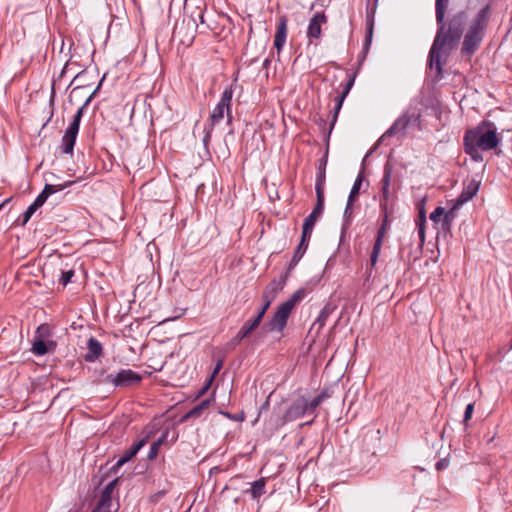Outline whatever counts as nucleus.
Here are the masks:
<instances>
[{
  "instance_id": "nucleus-35",
  "label": "nucleus",
  "mask_w": 512,
  "mask_h": 512,
  "mask_svg": "<svg viewBox=\"0 0 512 512\" xmlns=\"http://www.w3.org/2000/svg\"><path fill=\"white\" fill-rule=\"evenodd\" d=\"M394 208L389 207L387 210H381V216H382V223L380 225V228H384V230H388L390 226V216L393 214Z\"/></svg>"
},
{
  "instance_id": "nucleus-31",
  "label": "nucleus",
  "mask_w": 512,
  "mask_h": 512,
  "mask_svg": "<svg viewBox=\"0 0 512 512\" xmlns=\"http://www.w3.org/2000/svg\"><path fill=\"white\" fill-rule=\"evenodd\" d=\"M50 195H52V187L45 186L42 192L36 197L32 204L37 208H40Z\"/></svg>"
},
{
  "instance_id": "nucleus-45",
  "label": "nucleus",
  "mask_w": 512,
  "mask_h": 512,
  "mask_svg": "<svg viewBox=\"0 0 512 512\" xmlns=\"http://www.w3.org/2000/svg\"><path fill=\"white\" fill-rule=\"evenodd\" d=\"M418 234L422 243L425 241V224L418 223Z\"/></svg>"
},
{
  "instance_id": "nucleus-48",
  "label": "nucleus",
  "mask_w": 512,
  "mask_h": 512,
  "mask_svg": "<svg viewBox=\"0 0 512 512\" xmlns=\"http://www.w3.org/2000/svg\"><path fill=\"white\" fill-rule=\"evenodd\" d=\"M241 343V340L235 336L230 342L226 344L227 349H234L237 345Z\"/></svg>"
},
{
  "instance_id": "nucleus-10",
  "label": "nucleus",
  "mask_w": 512,
  "mask_h": 512,
  "mask_svg": "<svg viewBox=\"0 0 512 512\" xmlns=\"http://www.w3.org/2000/svg\"><path fill=\"white\" fill-rule=\"evenodd\" d=\"M324 200V196H316V204L312 212L305 218L303 223L302 232H304V237L312 235L315 223L324 211Z\"/></svg>"
},
{
  "instance_id": "nucleus-17",
  "label": "nucleus",
  "mask_w": 512,
  "mask_h": 512,
  "mask_svg": "<svg viewBox=\"0 0 512 512\" xmlns=\"http://www.w3.org/2000/svg\"><path fill=\"white\" fill-rule=\"evenodd\" d=\"M366 26H367V28H366L367 31H366V36H365V40L363 43V49H362L363 55L359 61L360 64L365 59V57L370 49L371 43H372V37H373V31H374V12L367 13Z\"/></svg>"
},
{
  "instance_id": "nucleus-15",
  "label": "nucleus",
  "mask_w": 512,
  "mask_h": 512,
  "mask_svg": "<svg viewBox=\"0 0 512 512\" xmlns=\"http://www.w3.org/2000/svg\"><path fill=\"white\" fill-rule=\"evenodd\" d=\"M288 19L286 16H281L278 21L276 33L274 36V47L277 49L279 53L286 43V38L288 34L287 28Z\"/></svg>"
},
{
  "instance_id": "nucleus-9",
  "label": "nucleus",
  "mask_w": 512,
  "mask_h": 512,
  "mask_svg": "<svg viewBox=\"0 0 512 512\" xmlns=\"http://www.w3.org/2000/svg\"><path fill=\"white\" fill-rule=\"evenodd\" d=\"M142 376L131 369H121L116 374H108L104 382L111 383L116 387H129L140 383Z\"/></svg>"
},
{
  "instance_id": "nucleus-24",
  "label": "nucleus",
  "mask_w": 512,
  "mask_h": 512,
  "mask_svg": "<svg viewBox=\"0 0 512 512\" xmlns=\"http://www.w3.org/2000/svg\"><path fill=\"white\" fill-rule=\"evenodd\" d=\"M363 179H364L363 172H360L358 174L356 180L354 181V184H353L350 194L348 196L347 210L351 208L353 202L357 198L360 188H361V185H362V182H363Z\"/></svg>"
},
{
  "instance_id": "nucleus-54",
  "label": "nucleus",
  "mask_w": 512,
  "mask_h": 512,
  "mask_svg": "<svg viewBox=\"0 0 512 512\" xmlns=\"http://www.w3.org/2000/svg\"><path fill=\"white\" fill-rule=\"evenodd\" d=\"M270 63H271V60L269 58L265 59L263 62V68L268 69Z\"/></svg>"
},
{
  "instance_id": "nucleus-11",
  "label": "nucleus",
  "mask_w": 512,
  "mask_h": 512,
  "mask_svg": "<svg viewBox=\"0 0 512 512\" xmlns=\"http://www.w3.org/2000/svg\"><path fill=\"white\" fill-rule=\"evenodd\" d=\"M118 484V478L109 482L103 489L99 501L92 512H110L112 506V494Z\"/></svg>"
},
{
  "instance_id": "nucleus-33",
  "label": "nucleus",
  "mask_w": 512,
  "mask_h": 512,
  "mask_svg": "<svg viewBox=\"0 0 512 512\" xmlns=\"http://www.w3.org/2000/svg\"><path fill=\"white\" fill-rule=\"evenodd\" d=\"M134 456L131 454L129 449L123 452V454L120 456V458L117 460L115 465L112 467V470L116 472L120 467H122L124 464H126L128 461H130Z\"/></svg>"
},
{
  "instance_id": "nucleus-46",
  "label": "nucleus",
  "mask_w": 512,
  "mask_h": 512,
  "mask_svg": "<svg viewBox=\"0 0 512 512\" xmlns=\"http://www.w3.org/2000/svg\"><path fill=\"white\" fill-rule=\"evenodd\" d=\"M241 343V340L235 336L230 342L226 344L227 349H234L237 345Z\"/></svg>"
},
{
  "instance_id": "nucleus-14",
  "label": "nucleus",
  "mask_w": 512,
  "mask_h": 512,
  "mask_svg": "<svg viewBox=\"0 0 512 512\" xmlns=\"http://www.w3.org/2000/svg\"><path fill=\"white\" fill-rule=\"evenodd\" d=\"M480 187V182L472 179L465 184L462 192L454 201V208H459L469 200H471L477 193Z\"/></svg>"
},
{
  "instance_id": "nucleus-7",
  "label": "nucleus",
  "mask_w": 512,
  "mask_h": 512,
  "mask_svg": "<svg viewBox=\"0 0 512 512\" xmlns=\"http://www.w3.org/2000/svg\"><path fill=\"white\" fill-rule=\"evenodd\" d=\"M92 96H90L86 102L77 110V112L74 114L72 121L68 125V127L65 130V133L62 137L60 149L62 153L64 154H73L74 146L76 143L77 135L80 128L81 119L83 116L84 109L88 105L90 99Z\"/></svg>"
},
{
  "instance_id": "nucleus-5",
  "label": "nucleus",
  "mask_w": 512,
  "mask_h": 512,
  "mask_svg": "<svg viewBox=\"0 0 512 512\" xmlns=\"http://www.w3.org/2000/svg\"><path fill=\"white\" fill-rule=\"evenodd\" d=\"M305 297V290H296L289 299L281 303L272 318L267 322L266 327L270 332L282 333L287 325V321L293 309Z\"/></svg>"
},
{
  "instance_id": "nucleus-25",
  "label": "nucleus",
  "mask_w": 512,
  "mask_h": 512,
  "mask_svg": "<svg viewBox=\"0 0 512 512\" xmlns=\"http://www.w3.org/2000/svg\"><path fill=\"white\" fill-rule=\"evenodd\" d=\"M50 346H54L52 341L45 342L42 339H35L32 345V352L35 355L42 356L49 352Z\"/></svg>"
},
{
  "instance_id": "nucleus-20",
  "label": "nucleus",
  "mask_w": 512,
  "mask_h": 512,
  "mask_svg": "<svg viewBox=\"0 0 512 512\" xmlns=\"http://www.w3.org/2000/svg\"><path fill=\"white\" fill-rule=\"evenodd\" d=\"M87 349L88 352L85 355V360L87 362H94L102 355V345L94 337L89 338L87 342Z\"/></svg>"
},
{
  "instance_id": "nucleus-55",
  "label": "nucleus",
  "mask_w": 512,
  "mask_h": 512,
  "mask_svg": "<svg viewBox=\"0 0 512 512\" xmlns=\"http://www.w3.org/2000/svg\"><path fill=\"white\" fill-rule=\"evenodd\" d=\"M44 330H47V327L44 325H41L40 327H38L37 333L42 334V331H44Z\"/></svg>"
},
{
  "instance_id": "nucleus-12",
  "label": "nucleus",
  "mask_w": 512,
  "mask_h": 512,
  "mask_svg": "<svg viewBox=\"0 0 512 512\" xmlns=\"http://www.w3.org/2000/svg\"><path fill=\"white\" fill-rule=\"evenodd\" d=\"M346 74H347V82L344 85H342L343 90H342L341 94L336 98L334 114H333V118H332V122H331V129L334 127V125L337 121L338 114L342 108L343 102H344L345 98L347 97V95L349 94V92L352 89L354 82H355L356 73H352L347 70Z\"/></svg>"
},
{
  "instance_id": "nucleus-58",
  "label": "nucleus",
  "mask_w": 512,
  "mask_h": 512,
  "mask_svg": "<svg viewBox=\"0 0 512 512\" xmlns=\"http://www.w3.org/2000/svg\"><path fill=\"white\" fill-rule=\"evenodd\" d=\"M225 415H226L228 418H230V419H235V417H234V416H231L229 413H225Z\"/></svg>"
},
{
  "instance_id": "nucleus-41",
  "label": "nucleus",
  "mask_w": 512,
  "mask_h": 512,
  "mask_svg": "<svg viewBox=\"0 0 512 512\" xmlns=\"http://www.w3.org/2000/svg\"><path fill=\"white\" fill-rule=\"evenodd\" d=\"M262 300H263V305L261 306V308L258 310V312L256 314V315L261 316V320H263L264 315L266 314L268 308L270 307L271 303L273 302L270 299H262Z\"/></svg>"
},
{
  "instance_id": "nucleus-59",
  "label": "nucleus",
  "mask_w": 512,
  "mask_h": 512,
  "mask_svg": "<svg viewBox=\"0 0 512 512\" xmlns=\"http://www.w3.org/2000/svg\"><path fill=\"white\" fill-rule=\"evenodd\" d=\"M8 200L4 201L3 203L0 204V209L5 205V203L7 202Z\"/></svg>"
},
{
  "instance_id": "nucleus-39",
  "label": "nucleus",
  "mask_w": 512,
  "mask_h": 512,
  "mask_svg": "<svg viewBox=\"0 0 512 512\" xmlns=\"http://www.w3.org/2000/svg\"><path fill=\"white\" fill-rule=\"evenodd\" d=\"M74 274H75V272L73 269L62 271L61 277L59 279L60 283L63 286H66L71 281Z\"/></svg>"
},
{
  "instance_id": "nucleus-42",
  "label": "nucleus",
  "mask_w": 512,
  "mask_h": 512,
  "mask_svg": "<svg viewBox=\"0 0 512 512\" xmlns=\"http://www.w3.org/2000/svg\"><path fill=\"white\" fill-rule=\"evenodd\" d=\"M473 411H474V403H469L466 406V409L464 412V419H463L464 423H466L467 421H469L472 418Z\"/></svg>"
},
{
  "instance_id": "nucleus-29",
  "label": "nucleus",
  "mask_w": 512,
  "mask_h": 512,
  "mask_svg": "<svg viewBox=\"0 0 512 512\" xmlns=\"http://www.w3.org/2000/svg\"><path fill=\"white\" fill-rule=\"evenodd\" d=\"M332 311H333V309L330 305H325L322 308V310L320 311V313L313 325H318L319 328L324 327V325L326 324V321H327L328 317L330 316V314L332 313Z\"/></svg>"
},
{
  "instance_id": "nucleus-37",
  "label": "nucleus",
  "mask_w": 512,
  "mask_h": 512,
  "mask_svg": "<svg viewBox=\"0 0 512 512\" xmlns=\"http://www.w3.org/2000/svg\"><path fill=\"white\" fill-rule=\"evenodd\" d=\"M445 209L441 206H438L434 209V211L430 214V219L435 223H441L442 217L444 215Z\"/></svg>"
},
{
  "instance_id": "nucleus-27",
  "label": "nucleus",
  "mask_w": 512,
  "mask_h": 512,
  "mask_svg": "<svg viewBox=\"0 0 512 512\" xmlns=\"http://www.w3.org/2000/svg\"><path fill=\"white\" fill-rule=\"evenodd\" d=\"M266 480L265 478H260L252 483L251 486V496L253 499H257L265 493Z\"/></svg>"
},
{
  "instance_id": "nucleus-28",
  "label": "nucleus",
  "mask_w": 512,
  "mask_h": 512,
  "mask_svg": "<svg viewBox=\"0 0 512 512\" xmlns=\"http://www.w3.org/2000/svg\"><path fill=\"white\" fill-rule=\"evenodd\" d=\"M456 209L457 208H454V206H453L449 211L444 212V215L442 217V222H441V229L443 231H445V232L450 231L452 222L455 218V210Z\"/></svg>"
},
{
  "instance_id": "nucleus-50",
  "label": "nucleus",
  "mask_w": 512,
  "mask_h": 512,
  "mask_svg": "<svg viewBox=\"0 0 512 512\" xmlns=\"http://www.w3.org/2000/svg\"><path fill=\"white\" fill-rule=\"evenodd\" d=\"M326 165H327V154L320 159L318 169L324 168V171L326 172Z\"/></svg>"
},
{
  "instance_id": "nucleus-44",
  "label": "nucleus",
  "mask_w": 512,
  "mask_h": 512,
  "mask_svg": "<svg viewBox=\"0 0 512 512\" xmlns=\"http://www.w3.org/2000/svg\"><path fill=\"white\" fill-rule=\"evenodd\" d=\"M449 466V461L447 459H440L436 465L435 468L438 471L444 470Z\"/></svg>"
},
{
  "instance_id": "nucleus-38",
  "label": "nucleus",
  "mask_w": 512,
  "mask_h": 512,
  "mask_svg": "<svg viewBox=\"0 0 512 512\" xmlns=\"http://www.w3.org/2000/svg\"><path fill=\"white\" fill-rule=\"evenodd\" d=\"M146 443H147V438L144 437V438L140 439L139 441H137L136 443H134L129 448V451L131 452V454L133 456H136V454L146 445Z\"/></svg>"
},
{
  "instance_id": "nucleus-16",
  "label": "nucleus",
  "mask_w": 512,
  "mask_h": 512,
  "mask_svg": "<svg viewBox=\"0 0 512 512\" xmlns=\"http://www.w3.org/2000/svg\"><path fill=\"white\" fill-rule=\"evenodd\" d=\"M409 124V118L407 115H402L397 118L391 127L382 135L381 140L386 137L395 136V135H404L405 130Z\"/></svg>"
},
{
  "instance_id": "nucleus-51",
  "label": "nucleus",
  "mask_w": 512,
  "mask_h": 512,
  "mask_svg": "<svg viewBox=\"0 0 512 512\" xmlns=\"http://www.w3.org/2000/svg\"><path fill=\"white\" fill-rule=\"evenodd\" d=\"M425 222H426L425 211L422 209L419 211V222L418 223L425 224Z\"/></svg>"
},
{
  "instance_id": "nucleus-3",
  "label": "nucleus",
  "mask_w": 512,
  "mask_h": 512,
  "mask_svg": "<svg viewBox=\"0 0 512 512\" xmlns=\"http://www.w3.org/2000/svg\"><path fill=\"white\" fill-rule=\"evenodd\" d=\"M490 17L491 7L488 4L480 9L474 16L462 43L461 53L463 55L471 56L479 49L485 35V30L488 27Z\"/></svg>"
},
{
  "instance_id": "nucleus-32",
  "label": "nucleus",
  "mask_w": 512,
  "mask_h": 512,
  "mask_svg": "<svg viewBox=\"0 0 512 512\" xmlns=\"http://www.w3.org/2000/svg\"><path fill=\"white\" fill-rule=\"evenodd\" d=\"M329 396L330 395L327 393V391H322L313 400L308 401L309 412H313L324 401V399L328 398Z\"/></svg>"
},
{
  "instance_id": "nucleus-2",
  "label": "nucleus",
  "mask_w": 512,
  "mask_h": 512,
  "mask_svg": "<svg viewBox=\"0 0 512 512\" xmlns=\"http://www.w3.org/2000/svg\"><path fill=\"white\" fill-rule=\"evenodd\" d=\"M501 141L494 122L483 120L476 127L466 130L463 137L464 151L474 161H482L481 151L496 149Z\"/></svg>"
},
{
  "instance_id": "nucleus-8",
  "label": "nucleus",
  "mask_w": 512,
  "mask_h": 512,
  "mask_svg": "<svg viewBox=\"0 0 512 512\" xmlns=\"http://www.w3.org/2000/svg\"><path fill=\"white\" fill-rule=\"evenodd\" d=\"M392 166L390 163H386L384 166L383 177L380 181L381 185V196L379 200L380 210H387L389 207L394 208L395 203V189H391L392 181Z\"/></svg>"
},
{
  "instance_id": "nucleus-43",
  "label": "nucleus",
  "mask_w": 512,
  "mask_h": 512,
  "mask_svg": "<svg viewBox=\"0 0 512 512\" xmlns=\"http://www.w3.org/2000/svg\"><path fill=\"white\" fill-rule=\"evenodd\" d=\"M223 363H224V360L223 359H219L216 364H215V367L213 368V371L211 373L212 375V378H215L218 373L220 372V370L222 369L223 367Z\"/></svg>"
},
{
  "instance_id": "nucleus-18",
  "label": "nucleus",
  "mask_w": 512,
  "mask_h": 512,
  "mask_svg": "<svg viewBox=\"0 0 512 512\" xmlns=\"http://www.w3.org/2000/svg\"><path fill=\"white\" fill-rule=\"evenodd\" d=\"M386 233H387V230H384V228L379 227V229L377 231V236H376L373 248H372V252L370 255V269H373L377 264L378 257H379L380 251H381V247H382L383 241L386 237Z\"/></svg>"
},
{
  "instance_id": "nucleus-49",
  "label": "nucleus",
  "mask_w": 512,
  "mask_h": 512,
  "mask_svg": "<svg viewBox=\"0 0 512 512\" xmlns=\"http://www.w3.org/2000/svg\"><path fill=\"white\" fill-rule=\"evenodd\" d=\"M236 336L242 341L243 339L249 337L250 335L243 328H240Z\"/></svg>"
},
{
  "instance_id": "nucleus-34",
  "label": "nucleus",
  "mask_w": 512,
  "mask_h": 512,
  "mask_svg": "<svg viewBox=\"0 0 512 512\" xmlns=\"http://www.w3.org/2000/svg\"><path fill=\"white\" fill-rule=\"evenodd\" d=\"M164 441V436L159 438L157 441L153 442L150 446L149 452H148V459L154 460L158 456L159 448L161 444Z\"/></svg>"
},
{
  "instance_id": "nucleus-26",
  "label": "nucleus",
  "mask_w": 512,
  "mask_h": 512,
  "mask_svg": "<svg viewBox=\"0 0 512 512\" xmlns=\"http://www.w3.org/2000/svg\"><path fill=\"white\" fill-rule=\"evenodd\" d=\"M325 182H326V172L324 171V168L318 169L316 174V183H315V191L316 196H324V188H325Z\"/></svg>"
},
{
  "instance_id": "nucleus-53",
  "label": "nucleus",
  "mask_w": 512,
  "mask_h": 512,
  "mask_svg": "<svg viewBox=\"0 0 512 512\" xmlns=\"http://www.w3.org/2000/svg\"><path fill=\"white\" fill-rule=\"evenodd\" d=\"M215 378H212V375H210V377L206 380L205 382V385L204 386H207V388L209 389L212 382L214 381Z\"/></svg>"
},
{
  "instance_id": "nucleus-4",
  "label": "nucleus",
  "mask_w": 512,
  "mask_h": 512,
  "mask_svg": "<svg viewBox=\"0 0 512 512\" xmlns=\"http://www.w3.org/2000/svg\"><path fill=\"white\" fill-rule=\"evenodd\" d=\"M233 92L232 86L226 87L221 95L220 101L211 112L208 123L204 126L203 142L205 145H207L211 140L214 127L220 123L225 114L227 116L228 123L232 121L231 104Z\"/></svg>"
},
{
  "instance_id": "nucleus-1",
  "label": "nucleus",
  "mask_w": 512,
  "mask_h": 512,
  "mask_svg": "<svg viewBox=\"0 0 512 512\" xmlns=\"http://www.w3.org/2000/svg\"><path fill=\"white\" fill-rule=\"evenodd\" d=\"M448 3L449 0H436L435 2L436 21L439 29L429 51V67L435 69L437 75L442 72L441 54L448 56L457 46L466 21V13L461 11L453 15L445 24L444 18Z\"/></svg>"
},
{
  "instance_id": "nucleus-22",
  "label": "nucleus",
  "mask_w": 512,
  "mask_h": 512,
  "mask_svg": "<svg viewBox=\"0 0 512 512\" xmlns=\"http://www.w3.org/2000/svg\"><path fill=\"white\" fill-rule=\"evenodd\" d=\"M310 238H311V236L304 237V232H302L301 241L291 259V262L289 264V269L294 268L297 265V263L300 261V259L303 257L304 253L306 252V250L308 248V242H309Z\"/></svg>"
},
{
  "instance_id": "nucleus-52",
  "label": "nucleus",
  "mask_w": 512,
  "mask_h": 512,
  "mask_svg": "<svg viewBox=\"0 0 512 512\" xmlns=\"http://www.w3.org/2000/svg\"><path fill=\"white\" fill-rule=\"evenodd\" d=\"M208 391L207 386H203L197 393V397L203 396Z\"/></svg>"
},
{
  "instance_id": "nucleus-23",
  "label": "nucleus",
  "mask_w": 512,
  "mask_h": 512,
  "mask_svg": "<svg viewBox=\"0 0 512 512\" xmlns=\"http://www.w3.org/2000/svg\"><path fill=\"white\" fill-rule=\"evenodd\" d=\"M210 403V399L202 400L200 403L195 405L192 409H190L187 413L184 414L183 420L201 417L204 411H206L209 408Z\"/></svg>"
},
{
  "instance_id": "nucleus-47",
  "label": "nucleus",
  "mask_w": 512,
  "mask_h": 512,
  "mask_svg": "<svg viewBox=\"0 0 512 512\" xmlns=\"http://www.w3.org/2000/svg\"><path fill=\"white\" fill-rule=\"evenodd\" d=\"M241 343V340L235 336L230 342L226 344L227 349H234L237 345Z\"/></svg>"
},
{
  "instance_id": "nucleus-6",
  "label": "nucleus",
  "mask_w": 512,
  "mask_h": 512,
  "mask_svg": "<svg viewBox=\"0 0 512 512\" xmlns=\"http://www.w3.org/2000/svg\"><path fill=\"white\" fill-rule=\"evenodd\" d=\"M306 413H309L308 400L301 396L295 399L283 414L274 412L270 418V423L275 429H279L287 423L303 417Z\"/></svg>"
},
{
  "instance_id": "nucleus-21",
  "label": "nucleus",
  "mask_w": 512,
  "mask_h": 512,
  "mask_svg": "<svg viewBox=\"0 0 512 512\" xmlns=\"http://www.w3.org/2000/svg\"><path fill=\"white\" fill-rule=\"evenodd\" d=\"M285 281L283 279H273L265 288L262 299L274 300L278 293L283 290Z\"/></svg>"
},
{
  "instance_id": "nucleus-36",
  "label": "nucleus",
  "mask_w": 512,
  "mask_h": 512,
  "mask_svg": "<svg viewBox=\"0 0 512 512\" xmlns=\"http://www.w3.org/2000/svg\"><path fill=\"white\" fill-rule=\"evenodd\" d=\"M38 208L36 206H34L33 204H31L27 210L23 213L22 215V218H19L18 219V222L24 226L26 225V223L30 220V218L32 217V215L36 212Z\"/></svg>"
},
{
  "instance_id": "nucleus-40",
  "label": "nucleus",
  "mask_w": 512,
  "mask_h": 512,
  "mask_svg": "<svg viewBox=\"0 0 512 512\" xmlns=\"http://www.w3.org/2000/svg\"><path fill=\"white\" fill-rule=\"evenodd\" d=\"M72 183H73L72 181H67V182H64L62 184H46L45 186H51L52 187V194H54L56 192L62 191L66 187L70 186Z\"/></svg>"
},
{
  "instance_id": "nucleus-56",
  "label": "nucleus",
  "mask_w": 512,
  "mask_h": 512,
  "mask_svg": "<svg viewBox=\"0 0 512 512\" xmlns=\"http://www.w3.org/2000/svg\"><path fill=\"white\" fill-rule=\"evenodd\" d=\"M351 209H352V207H351L350 209H348V210H347V207H346V208H345V213H344V215H345V216L350 215V214H351Z\"/></svg>"
},
{
  "instance_id": "nucleus-57",
  "label": "nucleus",
  "mask_w": 512,
  "mask_h": 512,
  "mask_svg": "<svg viewBox=\"0 0 512 512\" xmlns=\"http://www.w3.org/2000/svg\"><path fill=\"white\" fill-rule=\"evenodd\" d=\"M268 405H269V402H268V400H267V401L265 402V404L262 406L261 410L267 409Z\"/></svg>"
},
{
  "instance_id": "nucleus-19",
  "label": "nucleus",
  "mask_w": 512,
  "mask_h": 512,
  "mask_svg": "<svg viewBox=\"0 0 512 512\" xmlns=\"http://www.w3.org/2000/svg\"><path fill=\"white\" fill-rule=\"evenodd\" d=\"M386 233H387V230H384V228L379 227V229L377 231V236H376L373 248H372V252L370 255V269H373L377 264L378 257H379L380 251H381V247H382L383 241L386 237Z\"/></svg>"
},
{
  "instance_id": "nucleus-30",
  "label": "nucleus",
  "mask_w": 512,
  "mask_h": 512,
  "mask_svg": "<svg viewBox=\"0 0 512 512\" xmlns=\"http://www.w3.org/2000/svg\"><path fill=\"white\" fill-rule=\"evenodd\" d=\"M262 322L260 315H255L253 318L247 320L241 328H243L249 335H251Z\"/></svg>"
},
{
  "instance_id": "nucleus-13",
  "label": "nucleus",
  "mask_w": 512,
  "mask_h": 512,
  "mask_svg": "<svg viewBox=\"0 0 512 512\" xmlns=\"http://www.w3.org/2000/svg\"><path fill=\"white\" fill-rule=\"evenodd\" d=\"M328 21L326 14L321 11L313 15L309 20L306 35L309 39H320L322 36V25Z\"/></svg>"
}]
</instances>
